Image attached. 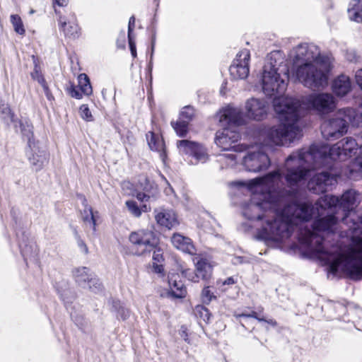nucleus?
<instances>
[{"label": "nucleus", "instance_id": "1", "mask_svg": "<svg viewBox=\"0 0 362 362\" xmlns=\"http://www.w3.org/2000/svg\"><path fill=\"white\" fill-rule=\"evenodd\" d=\"M279 170L251 180L252 195L243 205V215L250 220H264L258 238L281 242L299 226L302 243L307 245L329 272H345L354 280L362 279V217L353 211L359 194L346 192L339 198L320 197L313 209L291 202L293 192L283 187Z\"/></svg>", "mask_w": 362, "mask_h": 362}, {"label": "nucleus", "instance_id": "2", "mask_svg": "<svg viewBox=\"0 0 362 362\" xmlns=\"http://www.w3.org/2000/svg\"><path fill=\"white\" fill-rule=\"evenodd\" d=\"M360 148L356 139L346 137L332 146L314 144L308 148L291 153L286 160L285 180L293 187L305 180L312 169L325 167L332 169L334 161H343L351 157Z\"/></svg>", "mask_w": 362, "mask_h": 362}, {"label": "nucleus", "instance_id": "3", "mask_svg": "<svg viewBox=\"0 0 362 362\" xmlns=\"http://www.w3.org/2000/svg\"><path fill=\"white\" fill-rule=\"evenodd\" d=\"M335 107V98L327 93H312L305 97L302 102L293 98H277L274 100V111L281 124L271 131V138L280 144L294 141L301 136L298 121L305 109L325 115L332 112Z\"/></svg>", "mask_w": 362, "mask_h": 362}, {"label": "nucleus", "instance_id": "4", "mask_svg": "<svg viewBox=\"0 0 362 362\" xmlns=\"http://www.w3.org/2000/svg\"><path fill=\"white\" fill-rule=\"evenodd\" d=\"M288 78V68L278 52H272L263 66L261 78L262 88L267 96H275L274 101L279 98L286 89Z\"/></svg>", "mask_w": 362, "mask_h": 362}, {"label": "nucleus", "instance_id": "5", "mask_svg": "<svg viewBox=\"0 0 362 362\" xmlns=\"http://www.w3.org/2000/svg\"><path fill=\"white\" fill-rule=\"evenodd\" d=\"M219 122L222 125L228 124L216 132L215 142L218 146L224 151L233 148L235 151H243V145H235L240 138L238 126L242 125L244 122L243 112L240 109L232 106L224 108L219 117Z\"/></svg>", "mask_w": 362, "mask_h": 362}, {"label": "nucleus", "instance_id": "6", "mask_svg": "<svg viewBox=\"0 0 362 362\" xmlns=\"http://www.w3.org/2000/svg\"><path fill=\"white\" fill-rule=\"evenodd\" d=\"M329 57H324L320 62L303 63L296 69L298 81L310 88H318L327 83V73L330 69Z\"/></svg>", "mask_w": 362, "mask_h": 362}, {"label": "nucleus", "instance_id": "7", "mask_svg": "<svg viewBox=\"0 0 362 362\" xmlns=\"http://www.w3.org/2000/svg\"><path fill=\"white\" fill-rule=\"evenodd\" d=\"M277 127L278 126L271 128L267 132V139L264 141L262 146L252 147L243 157V165L247 170L257 173L267 170L271 164L267 151L272 145L284 146L292 141H288L284 144H276L271 138L270 132Z\"/></svg>", "mask_w": 362, "mask_h": 362}, {"label": "nucleus", "instance_id": "8", "mask_svg": "<svg viewBox=\"0 0 362 362\" xmlns=\"http://www.w3.org/2000/svg\"><path fill=\"white\" fill-rule=\"evenodd\" d=\"M353 117L350 110H339L332 117L325 120L321 125L322 136L327 140H337L346 134Z\"/></svg>", "mask_w": 362, "mask_h": 362}, {"label": "nucleus", "instance_id": "9", "mask_svg": "<svg viewBox=\"0 0 362 362\" xmlns=\"http://www.w3.org/2000/svg\"><path fill=\"white\" fill-rule=\"evenodd\" d=\"M129 240L136 255L150 253L158 244V238L151 230L141 229L130 233Z\"/></svg>", "mask_w": 362, "mask_h": 362}, {"label": "nucleus", "instance_id": "10", "mask_svg": "<svg viewBox=\"0 0 362 362\" xmlns=\"http://www.w3.org/2000/svg\"><path fill=\"white\" fill-rule=\"evenodd\" d=\"M177 147L182 155L188 156L192 159L189 163L197 165L204 163L209 159L207 149L202 144L189 140H180L177 142Z\"/></svg>", "mask_w": 362, "mask_h": 362}, {"label": "nucleus", "instance_id": "11", "mask_svg": "<svg viewBox=\"0 0 362 362\" xmlns=\"http://www.w3.org/2000/svg\"><path fill=\"white\" fill-rule=\"evenodd\" d=\"M25 154L33 170H41L49 160V153L40 142L30 141Z\"/></svg>", "mask_w": 362, "mask_h": 362}, {"label": "nucleus", "instance_id": "12", "mask_svg": "<svg viewBox=\"0 0 362 362\" xmlns=\"http://www.w3.org/2000/svg\"><path fill=\"white\" fill-rule=\"evenodd\" d=\"M337 183V174L322 171L315 174L308 183V188L315 194L324 193Z\"/></svg>", "mask_w": 362, "mask_h": 362}, {"label": "nucleus", "instance_id": "13", "mask_svg": "<svg viewBox=\"0 0 362 362\" xmlns=\"http://www.w3.org/2000/svg\"><path fill=\"white\" fill-rule=\"evenodd\" d=\"M250 53L247 49L240 50L236 55L233 63L230 65L229 71L235 78L245 79L250 72L249 63Z\"/></svg>", "mask_w": 362, "mask_h": 362}, {"label": "nucleus", "instance_id": "14", "mask_svg": "<svg viewBox=\"0 0 362 362\" xmlns=\"http://www.w3.org/2000/svg\"><path fill=\"white\" fill-rule=\"evenodd\" d=\"M327 55L321 54L319 48L315 45L302 44L296 48L295 62L314 63L320 62Z\"/></svg>", "mask_w": 362, "mask_h": 362}, {"label": "nucleus", "instance_id": "15", "mask_svg": "<svg viewBox=\"0 0 362 362\" xmlns=\"http://www.w3.org/2000/svg\"><path fill=\"white\" fill-rule=\"evenodd\" d=\"M196 266V273L194 274L190 269H185L182 271V274L189 280L197 282L199 279L206 280L210 278L212 273V266L211 263L204 258L197 259H194Z\"/></svg>", "mask_w": 362, "mask_h": 362}, {"label": "nucleus", "instance_id": "16", "mask_svg": "<svg viewBox=\"0 0 362 362\" xmlns=\"http://www.w3.org/2000/svg\"><path fill=\"white\" fill-rule=\"evenodd\" d=\"M60 28L67 37L76 39L80 35V28L76 15L70 11L67 16L59 15L58 19Z\"/></svg>", "mask_w": 362, "mask_h": 362}, {"label": "nucleus", "instance_id": "17", "mask_svg": "<svg viewBox=\"0 0 362 362\" xmlns=\"http://www.w3.org/2000/svg\"><path fill=\"white\" fill-rule=\"evenodd\" d=\"M194 109L192 106L184 107L177 122H172L171 124L179 136L184 137L188 132L189 122L194 117Z\"/></svg>", "mask_w": 362, "mask_h": 362}, {"label": "nucleus", "instance_id": "18", "mask_svg": "<svg viewBox=\"0 0 362 362\" xmlns=\"http://www.w3.org/2000/svg\"><path fill=\"white\" fill-rule=\"evenodd\" d=\"M247 117L255 120L263 119L267 112V105L264 100L250 98L245 103Z\"/></svg>", "mask_w": 362, "mask_h": 362}, {"label": "nucleus", "instance_id": "19", "mask_svg": "<svg viewBox=\"0 0 362 362\" xmlns=\"http://www.w3.org/2000/svg\"><path fill=\"white\" fill-rule=\"evenodd\" d=\"M138 188L143 192H138L136 197L142 202L156 199L158 194L156 185L146 177H140Z\"/></svg>", "mask_w": 362, "mask_h": 362}, {"label": "nucleus", "instance_id": "20", "mask_svg": "<svg viewBox=\"0 0 362 362\" xmlns=\"http://www.w3.org/2000/svg\"><path fill=\"white\" fill-rule=\"evenodd\" d=\"M180 276L177 274H170L168 276V284L170 290L168 292V296L175 298H185L187 294V290L183 283L178 280Z\"/></svg>", "mask_w": 362, "mask_h": 362}, {"label": "nucleus", "instance_id": "21", "mask_svg": "<svg viewBox=\"0 0 362 362\" xmlns=\"http://www.w3.org/2000/svg\"><path fill=\"white\" fill-rule=\"evenodd\" d=\"M155 218L157 223L170 229L178 225V221L175 213L172 210L163 209L160 211H155Z\"/></svg>", "mask_w": 362, "mask_h": 362}, {"label": "nucleus", "instance_id": "22", "mask_svg": "<svg viewBox=\"0 0 362 362\" xmlns=\"http://www.w3.org/2000/svg\"><path fill=\"white\" fill-rule=\"evenodd\" d=\"M173 245L178 250L184 252L194 255L196 249L190 238L179 233H175L171 238Z\"/></svg>", "mask_w": 362, "mask_h": 362}, {"label": "nucleus", "instance_id": "23", "mask_svg": "<svg viewBox=\"0 0 362 362\" xmlns=\"http://www.w3.org/2000/svg\"><path fill=\"white\" fill-rule=\"evenodd\" d=\"M146 139L150 148L157 151L160 158L164 162L166 158V152L163 139L158 134L149 132L146 134Z\"/></svg>", "mask_w": 362, "mask_h": 362}, {"label": "nucleus", "instance_id": "24", "mask_svg": "<svg viewBox=\"0 0 362 362\" xmlns=\"http://www.w3.org/2000/svg\"><path fill=\"white\" fill-rule=\"evenodd\" d=\"M351 88L350 78L345 75L338 76L332 83L333 92L338 96L346 95Z\"/></svg>", "mask_w": 362, "mask_h": 362}, {"label": "nucleus", "instance_id": "25", "mask_svg": "<svg viewBox=\"0 0 362 362\" xmlns=\"http://www.w3.org/2000/svg\"><path fill=\"white\" fill-rule=\"evenodd\" d=\"M347 12L351 21L356 23L362 22V0H351Z\"/></svg>", "mask_w": 362, "mask_h": 362}, {"label": "nucleus", "instance_id": "26", "mask_svg": "<svg viewBox=\"0 0 362 362\" xmlns=\"http://www.w3.org/2000/svg\"><path fill=\"white\" fill-rule=\"evenodd\" d=\"M73 275L76 282L79 286L86 288L87 281L93 275L87 267L76 268L73 271Z\"/></svg>", "mask_w": 362, "mask_h": 362}, {"label": "nucleus", "instance_id": "27", "mask_svg": "<svg viewBox=\"0 0 362 362\" xmlns=\"http://www.w3.org/2000/svg\"><path fill=\"white\" fill-rule=\"evenodd\" d=\"M19 126L21 132L22 133L23 137L26 138L28 140V146H29L30 141H33V143L39 142L36 141L33 138V126L30 122L25 120H17L14 123V127L16 129Z\"/></svg>", "mask_w": 362, "mask_h": 362}, {"label": "nucleus", "instance_id": "28", "mask_svg": "<svg viewBox=\"0 0 362 362\" xmlns=\"http://www.w3.org/2000/svg\"><path fill=\"white\" fill-rule=\"evenodd\" d=\"M86 199H83V204L84 205L83 211L81 213L82 219L86 224L92 226L93 230H96V220L98 218V212H93L92 208L86 204Z\"/></svg>", "mask_w": 362, "mask_h": 362}, {"label": "nucleus", "instance_id": "29", "mask_svg": "<svg viewBox=\"0 0 362 362\" xmlns=\"http://www.w3.org/2000/svg\"><path fill=\"white\" fill-rule=\"evenodd\" d=\"M78 87L85 95H90L93 93V88L88 76L86 74H81L78 76Z\"/></svg>", "mask_w": 362, "mask_h": 362}, {"label": "nucleus", "instance_id": "30", "mask_svg": "<svg viewBox=\"0 0 362 362\" xmlns=\"http://www.w3.org/2000/svg\"><path fill=\"white\" fill-rule=\"evenodd\" d=\"M0 118L7 124L10 122L15 123L17 121L14 119V115L8 104L0 105Z\"/></svg>", "mask_w": 362, "mask_h": 362}, {"label": "nucleus", "instance_id": "31", "mask_svg": "<svg viewBox=\"0 0 362 362\" xmlns=\"http://www.w3.org/2000/svg\"><path fill=\"white\" fill-rule=\"evenodd\" d=\"M86 288H88L91 291L96 293L102 289V284H100L99 279L93 274L87 281Z\"/></svg>", "mask_w": 362, "mask_h": 362}, {"label": "nucleus", "instance_id": "32", "mask_svg": "<svg viewBox=\"0 0 362 362\" xmlns=\"http://www.w3.org/2000/svg\"><path fill=\"white\" fill-rule=\"evenodd\" d=\"M11 21L15 31L20 35H23L25 33V29L21 18L17 15H12L11 16Z\"/></svg>", "mask_w": 362, "mask_h": 362}, {"label": "nucleus", "instance_id": "33", "mask_svg": "<svg viewBox=\"0 0 362 362\" xmlns=\"http://www.w3.org/2000/svg\"><path fill=\"white\" fill-rule=\"evenodd\" d=\"M344 110H350L353 112V117L351 118L350 124L353 126H362V107L356 112L352 108H344Z\"/></svg>", "mask_w": 362, "mask_h": 362}, {"label": "nucleus", "instance_id": "34", "mask_svg": "<svg viewBox=\"0 0 362 362\" xmlns=\"http://www.w3.org/2000/svg\"><path fill=\"white\" fill-rule=\"evenodd\" d=\"M126 206L129 211L135 217H139L141 215V209L136 202L132 200L127 201Z\"/></svg>", "mask_w": 362, "mask_h": 362}, {"label": "nucleus", "instance_id": "35", "mask_svg": "<svg viewBox=\"0 0 362 362\" xmlns=\"http://www.w3.org/2000/svg\"><path fill=\"white\" fill-rule=\"evenodd\" d=\"M79 113L81 118L87 122L93 121V116L87 105H82L79 108Z\"/></svg>", "mask_w": 362, "mask_h": 362}, {"label": "nucleus", "instance_id": "36", "mask_svg": "<svg viewBox=\"0 0 362 362\" xmlns=\"http://www.w3.org/2000/svg\"><path fill=\"white\" fill-rule=\"evenodd\" d=\"M234 316L235 317V318L237 320H238L241 317H253V318L257 320L259 322L266 321V319H264V317H259L258 316L257 313H256L255 311H252L250 313H235L234 314Z\"/></svg>", "mask_w": 362, "mask_h": 362}, {"label": "nucleus", "instance_id": "37", "mask_svg": "<svg viewBox=\"0 0 362 362\" xmlns=\"http://www.w3.org/2000/svg\"><path fill=\"white\" fill-rule=\"evenodd\" d=\"M74 235L77 242L78 247H79L80 250L86 255L88 254V247L86 244L84 243V241L81 239L76 230H74Z\"/></svg>", "mask_w": 362, "mask_h": 362}, {"label": "nucleus", "instance_id": "38", "mask_svg": "<svg viewBox=\"0 0 362 362\" xmlns=\"http://www.w3.org/2000/svg\"><path fill=\"white\" fill-rule=\"evenodd\" d=\"M214 298L215 296L211 292L209 287H206L202 290V298L204 303H209Z\"/></svg>", "mask_w": 362, "mask_h": 362}, {"label": "nucleus", "instance_id": "39", "mask_svg": "<svg viewBox=\"0 0 362 362\" xmlns=\"http://www.w3.org/2000/svg\"><path fill=\"white\" fill-rule=\"evenodd\" d=\"M153 250V260L154 261L153 264L161 263L164 259L162 250L160 248H157V247Z\"/></svg>", "mask_w": 362, "mask_h": 362}, {"label": "nucleus", "instance_id": "40", "mask_svg": "<svg viewBox=\"0 0 362 362\" xmlns=\"http://www.w3.org/2000/svg\"><path fill=\"white\" fill-rule=\"evenodd\" d=\"M345 57L350 62H356L359 57L354 49H347Z\"/></svg>", "mask_w": 362, "mask_h": 362}, {"label": "nucleus", "instance_id": "41", "mask_svg": "<svg viewBox=\"0 0 362 362\" xmlns=\"http://www.w3.org/2000/svg\"><path fill=\"white\" fill-rule=\"evenodd\" d=\"M69 94L73 98L81 99L82 98L83 93L80 90V88H78V87L71 86L69 89Z\"/></svg>", "mask_w": 362, "mask_h": 362}, {"label": "nucleus", "instance_id": "42", "mask_svg": "<svg viewBox=\"0 0 362 362\" xmlns=\"http://www.w3.org/2000/svg\"><path fill=\"white\" fill-rule=\"evenodd\" d=\"M31 76L34 80H36L40 85H42L45 83V80L41 74L35 69L32 74Z\"/></svg>", "mask_w": 362, "mask_h": 362}, {"label": "nucleus", "instance_id": "43", "mask_svg": "<svg viewBox=\"0 0 362 362\" xmlns=\"http://www.w3.org/2000/svg\"><path fill=\"white\" fill-rule=\"evenodd\" d=\"M129 316V310L123 307H119L117 310V317L122 318L123 320H126Z\"/></svg>", "mask_w": 362, "mask_h": 362}, {"label": "nucleus", "instance_id": "44", "mask_svg": "<svg viewBox=\"0 0 362 362\" xmlns=\"http://www.w3.org/2000/svg\"><path fill=\"white\" fill-rule=\"evenodd\" d=\"M135 26V17L134 16H131L129 21L128 25V38L132 37V32Z\"/></svg>", "mask_w": 362, "mask_h": 362}, {"label": "nucleus", "instance_id": "45", "mask_svg": "<svg viewBox=\"0 0 362 362\" xmlns=\"http://www.w3.org/2000/svg\"><path fill=\"white\" fill-rule=\"evenodd\" d=\"M128 40H129V49L131 51V54L133 57H136V49L135 42L133 41L132 37H130V38H128Z\"/></svg>", "mask_w": 362, "mask_h": 362}, {"label": "nucleus", "instance_id": "46", "mask_svg": "<svg viewBox=\"0 0 362 362\" xmlns=\"http://www.w3.org/2000/svg\"><path fill=\"white\" fill-rule=\"evenodd\" d=\"M229 159L230 160V163L229 164L233 165V162H235L236 160V155L233 153H226L223 155H221L220 157V160H223V159Z\"/></svg>", "mask_w": 362, "mask_h": 362}, {"label": "nucleus", "instance_id": "47", "mask_svg": "<svg viewBox=\"0 0 362 362\" xmlns=\"http://www.w3.org/2000/svg\"><path fill=\"white\" fill-rule=\"evenodd\" d=\"M355 77L357 84L361 87L362 90V69L356 71Z\"/></svg>", "mask_w": 362, "mask_h": 362}, {"label": "nucleus", "instance_id": "48", "mask_svg": "<svg viewBox=\"0 0 362 362\" xmlns=\"http://www.w3.org/2000/svg\"><path fill=\"white\" fill-rule=\"evenodd\" d=\"M180 334L181 337H182L183 339L187 343H188V344L190 343V341H189V339L188 338V334H187V329L185 327H181Z\"/></svg>", "mask_w": 362, "mask_h": 362}, {"label": "nucleus", "instance_id": "49", "mask_svg": "<svg viewBox=\"0 0 362 362\" xmlns=\"http://www.w3.org/2000/svg\"><path fill=\"white\" fill-rule=\"evenodd\" d=\"M41 86L43 88V90L45 91V93L47 99L48 100H51L52 98V94H51L49 90V88H48L46 82L44 84L41 85Z\"/></svg>", "mask_w": 362, "mask_h": 362}, {"label": "nucleus", "instance_id": "50", "mask_svg": "<svg viewBox=\"0 0 362 362\" xmlns=\"http://www.w3.org/2000/svg\"><path fill=\"white\" fill-rule=\"evenodd\" d=\"M200 313L202 314V316H206L207 317V320H209V310L208 309L204 308V307H201L200 308Z\"/></svg>", "mask_w": 362, "mask_h": 362}, {"label": "nucleus", "instance_id": "51", "mask_svg": "<svg viewBox=\"0 0 362 362\" xmlns=\"http://www.w3.org/2000/svg\"><path fill=\"white\" fill-rule=\"evenodd\" d=\"M155 265L153 266V268H154V271L156 272V273H161L163 272V267L162 265H158V263L156 264H154Z\"/></svg>", "mask_w": 362, "mask_h": 362}, {"label": "nucleus", "instance_id": "52", "mask_svg": "<svg viewBox=\"0 0 362 362\" xmlns=\"http://www.w3.org/2000/svg\"><path fill=\"white\" fill-rule=\"evenodd\" d=\"M235 284V281L233 277H228L223 282V284H227V285H230V284Z\"/></svg>", "mask_w": 362, "mask_h": 362}, {"label": "nucleus", "instance_id": "53", "mask_svg": "<svg viewBox=\"0 0 362 362\" xmlns=\"http://www.w3.org/2000/svg\"><path fill=\"white\" fill-rule=\"evenodd\" d=\"M55 2L60 6H65L67 2H68V0H55Z\"/></svg>", "mask_w": 362, "mask_h": 362}, {"label": "nucleus", "instance_id": "54", "mask_svg": "<svg viewBox=\"0 0 362 362\" xmlns=\"http://www.w3.org/2000/svg\"><path fill=\"white\" fill-rule=\"evenodd\" d=\"M356 139L358 141L360 148L362 149V132H361V134L357 136Z\"/></svg>", "mask_w": 362, "mask_h": 362}, {"label": "nucleus", "instance_id": "55", "mask_svg": "<svg viewBox=\"0 0 362 362\" xmlns=\"http://www.w3.org/2000/svg\"><path fill=\"white\" fill-rule=\"evenodd\" d=\"M265 322H267L268 324L271 325L273 327H276L277 325L276 321L273 319L266 320Z\"/></svg>", "mask_w": 362, "mask_h": 362}, {"label": "nucleus", "instance_id": "56", "mask_svg": "<svg viewBox=\"0 0 362 362\" xmlns=\"http://www.w3.org/2000/svg\"><path fill=\"white\" fill-rule=\"evenodd\" d=\"M141 211H148L151 209V206H148L146 204H144L141 208Z\"/></svg>", "mask_w": 362, "mask_h": 362}, {"label": "nucleus", "instance_id": "57", "mask_svg": "<svg viewBox=\"0 0 362 362\" xmlns=\"http://www.w3.org/2000/svg\"><path fill=\"white\" fill-rule=\"evenodd\" d=\"M155 44H156V36H155V35H153L152 37V40H151L152 47H155Z\"/></svg>", "mask_w": 362, "mask_h": 362}, {"label": "nucleus", "instance_id": "58", "mask_svg": "<svg viewBox=\"0 0 362 362\" xmlns=\"http://www.w3.org/2000/svg\"><path fill=\"white\" fill-rule=\"evenodd\" d=\"M154 49H155V47H152V46H151V59H152V58H153V54Z\"/></svg>", "mask_w": 362, "mask_h": 362}, {"label": "nucleus", "instance_id": "59", "mask_svg": "<svg viewBox=\"0 0 362 362\" xmlns=\"http://www.w3.org/2000/svg\"><path fill=\"white\" fill-rule=\"evenodd\" d=\"M361 170L362 171V165H361Z\"/></svg>", "mask_w": 362, "mask_h": 362}]
</instances>
